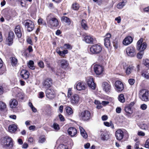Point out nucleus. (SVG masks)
<instances>
[{"mask_svg": "<svg viewBox=\"0 0 149 149\" xmlns=\"http://www.w3.org/2000/svg\"><path fill=\"white\" fill-rule=\"evenodd\" d=\"M79 117L80 119L83 121H87L91 118V113L87 110L83 111L79 113Z\"/></svg>", "mask_w": 149, "mask_h": 149, "instance_id": "nucleus-5", "label": "nucleus"}, {"mask_svg": "<svg viewBox=\"0 0 149 149\" xmlns=\"http://www.w3.org/2000/svg\"><path fill=\"white\" fill-rule=\"evenodd\" d=\"M68 131V134L71 137L74 136L76 134L77 132L76 129L74 127L69 128Z\"/></svg>", "mask_w": 149, "mask_h": 149, "instance_id": "nucleus-19", "label": "nucleus"}, {"mask_svg": "<svg viewBox=\"0 0 149 149\" xmlns=\"http://www.w3.org/2000/svg\"><path fill=\"white\" fill-rule=\"evenodd\" d=\"M86 84L83 82H79L76 86L77 89L79 91L85 90L86 88Z\"/></svg>", "mask_w": 149, "mask_h": 149, "instance_id": "nucleus-18", "label": "nucleus"}, {"mask_svg": "<svg viewBox=\"0 0 149 149\" xmlns=\"http://www.w3.org/2000/svg\"><path fill=\"white\" fill-rule=\"evenodd\" d=\"M52 84V80L47 78L44 80L42 83V87L45 88H48L50 87Z\"/></svg>", "mask_w": 149, "mask_h": 149, "instance_id": "nucleus-15", "label": "nucleus"}, {"mask_svg": "<svg viewBox=\"0 0 149 149\" xmlns=\"http://www.w3.org/2000/svg\"><path fill=\"white\" fill-rule=\"evenodd\" d=\"M23 31V29L21 26L17 25L16 26L15 29V32L17 37H21Z\"/></svg>", "mask_w": 149, "mask_h": 149, "instance_id": "nucleus-14", "label": "nucleus"}, {"mask_svg": "<svg viewBox=\"0 0 149 149\" xmlns=\"http://www.w3.org/2000/svg\"><path fill=\"white\" fill-rule=\"evenodd\" d=\"M104 125L108 127H111V128L112 129L114 128V126L113 124L111 122L110 123H109L107 122H104Z\"/></svg>", "mask_w": 149, "mask_h": 149, "instance_id": "nucleus-39", "label": "nucleus"}, {"mask_svg": "<svg viewBox=\"0 0 149 149\" xmlns=\"http://www.w3.org/2000/svg\"><path fill=\"white\" fill-rule=\"evenodd\" d=\"M132 38H125L123 41V44L125 45H127L130 44L133 41Z\"/></svg>", "mask_w": 149, "mask_h": 149, "instance_id": "nucleus-26", "label": "nucleus"}, {"mask_svg": "<svg viewBox=\"0 0 149 149\" xmlns=\"http://www.w3.org/2000/svg\"><path fill=\"white\" fill-rule=\"evenodd\" d=\"M147 107V106L146 104H143L141 105L140 108L142 109L145 110L146 109Z\"/></svg>", "mask_w": 149, "mask_h": 149, "instance_id": "nucleus-59", "label": "nucleus"}, {"mask_svg": "<svg viewBox=\"0 0 149 149\" xmlns=\"http://www.w3.org/2000/svg\"><path fill=\"white\" fill-rule=\"evenodd\" d=\"M64 48L65 49H71L72 48V46L68 44H65L64 45Z\"/></svg>", "mask_w": 149, "mask_h": 149, "instance_id": "nucleus-52", "label": "nucleus"}, {"mask_svg": "<svg viewBox=\"0 0 149 149\" xmlns=\"http://www.w3.org/2000/svg\"><path fill=\"white\" fill-rule=\"evenodd\" d=\"M115 135L116 139L119 141L122 140L124 136L123 132L120 129L116 131Z\"/></svg>", "mask_w": 149, "mask_h": 149, "instance_id": "nucleus-16", "label": "nucleus"}, {"mask_svg": "<svg viewBox=\"0 0 149 149\" xmlns=\"http://www.w3.org/2000/svg\"><path fill=\"white\" fill-rule=\"evenodd\" d=\"M143 63L147 67L149 68V60L148 59H143Z\"/></svg>", "mask_w": 149, "mask_h": 149, "instance_id": "nucleus-46", "label": "nucleus"}, {"mask_svg": "<svg viewBox=\"0 0 149 149\" xmlns=\"http://www.w3.org/2000/svg\"><path fill=\"white\" fill-rule=\"evenodd\" d=\"M79 129L81 135L85 139H86L87 137V134L84 128L81 126L79 127Z\"/></svg>", "mask_w": 149, "mask_h": 149, "instance_id": "nucleus-29", "label": "nucleus"}, {"mask_svg": "<svg viewBox=\"0 0 149 149\" xmlns=\"http://www.w3.org/2000/svg\"><path fill=\"white\" fill-rule=\"evenodd\" d=\"M44 96V93L42 92H40L39 93L38 97L39 98H42Z\"/></svg>", "mask_w": 149, "mask_h": 149, "instance_id": "nucleus-58", "label": "nucleus"}, {"mask_svg": "<svg viewBox=\"0 0 149 149\" xmlns=\"http://www.w3.org/2000/svg\"><path fill=\"white\" fill-rule=\"evenodd\" d=\"M12 64L13 65H15L17 63V60L15 57H12L11 59Z\"/></svg>", "mask_w": 149, "mask_h": 149, "instance_id": "nucleus-50", "label": "nucleus"}, {"mask_svg": "<svg viewBox=\"0 0 149 149\" xmlns=\"http://www.w3.org/2000/svg\"><path fill=\"white\" fill-rule=\"evenodd\" d=\"M52 108L50 106L48 105L47 106V108L46 109V114L48 116H51L52 113Z\"/></svg>", "mask_w": 149, "mask_h": 149, "instance_id": "nucleus-33", "label": "nucleus"}, {"mask_svg": "<svg viewBox=\"0 0 149 149\" xmlns=\"http://www.w3.org/2000/svg\"><path fill=\"white\" fill-rule=\"evenodd\" d=\"M72 94V88H69L68 90V97H70L71 96Z\"/></svg>", "mask_w": 149, "mask_h": 149, "instance_id": "nucleus-53", "label": "nucleus"}, {"mask_svg": "<svg viewBox=\"0 0 149 149\" xmlns=\"http://www.w3.org/2000/svg\"><path fill=\"white\" fill-rule=\"evenodd\" d=\"M17 126L14 124L10 125L8 128V130L9 132L12 133H15L17 131Z\"/></svg>", "mask_w": 149, "mask_h": 149, "instance_id": "nucleus-24", "label": "nucleus"}, {"mask_svg": "<svg viewBox=\"0 0 149 149\" xmlns=\"http://www.w3.org/2000/svg\"><path fill=\"white\" fill-rule=\"evenodd\" d=\"M10 106L11 108H15L17 105L18 102L15 99H11L9 102Z\"/></svg>", "mask_w": 149, "mask_h": 149, "instance_id": "nucleus-25", "label": "nucleus"}, {"mask_svg": "<svg viewBox=\"0 0 149 149\" xmlns=\"http://www.w3.org/2000/svg\"><path fill=\"white\" fill-rule=\"evenodd\" d=\"M118 99L119 101L123 103L125 101L124 95L122 94H120L118 96Z\"/></svg>", "mask_w": 149, "mask_h": 149, "instance_id": "nucleus-42", "label": "nucleus"}, {"mask_svg": "<svg viewBox=\"0 0 149 149\" xmlns=\"http://www.w3.org/2000/svg\"><path fill=\"white\" fill-rule=\"evenodd\" d=\"M36 127L35 125H31L29 127V129L30 130L34 131L36 130Z\"/></svg>", "mask_w": 149, "mask_h": 149, "instance_id": "nucleus-62", "label": "nucleus"}, {"mask_svg": "<svg viewBox=\"0 0 149 149\" xmlns=\"http://www.w3.org/2000/svg\"><path fill=\"white\" fill-rule=\"evenodd\" d=\"M25 26L26 28H27V30L29 32L32 31L34 28L33 22L29 19H27L25 20Z\"/></svg>", "mask_w": 149, "mask_h": 149, "instance_id": "nucleus-10", "label": "nucleus"}, {"mask_svg": "<svg viewBox=\"0 0 149 149\" xmlns=\"http://www.w3.org/2000/svg\"><path fill=\"white\" fill-rule=\"evenodd\" d=\"M34 62L33 61L30 60L28 63V67L32 70H34L35 68V67L34 65Z\"/></svg>", "mask_w": 149, "mask_h": 149, "instance_id": "nucleus-35", "label": "nucleus"}, {"mask_svg": "<svg viewBox=\"0 0 149 149\" xmlns=\"http://www.w3.org/2000/svg\"><path fill=\"white\" fill-rule=\"evenodd\" d=\"M89 50L91 54H97L101 52L102 47L100 44H95L89 47Z\"/></svg>", "mask_w": 149, "mask_h": 149, "instance_id": "nucleus-4", "label": "nucleus"}, {"mask_svg": "<svg viewBox=\"0 0 149 149\" xmlns=\"http://www.w3.org/2000/svg\"><path fill=\"white\" fill-rule=\"evenodd\" d=\"M135 81V80L133 79H130L128 80L129 84L131 85H133L134 84Z\"/></svg>", "mask_w": 149, "mask_h": 149, "instance_id": "nucleus-60", "label": "nucleus"}, {"mask_svg": "<svg viewBox=\"0 0 149 149\" xmlns=\"http://www.w3.org/2000/svg\"><path fill=\"white\" fill-rule=\"evenodd\" d=\"M81 26L84 30H87L88 29L89 27L86 21L84 19H82L81 22Z\"/></svg>", "mask_w": 149, "mask_h": 149, "instance_id": "nucleus-28", "label": "nucleus"}, {"mask_svg": "<svg viewBox=\"0 0 149 149\" xmlns=\"http://www.w3.org/2000/svg\"><path fill=\"white\" fill-rule=\"evenodd\" d=\"M8 35V37H15V34L13 32L10 31L6 33Z\"/></svg>", "mask_w": 149, "mask_h": 149, "instance_id": "nucleus-48", "label": "nucleus"}, {"mask_svg": "<svg viewBox=\"0 0 149 149\" xmlns=\"http://www.w3.org/2000/svg\"><path fill=\"white\" fill-rule=\"evenodd\" d=\"M140 127L142 129L146 130L148 129V127L147 125L146 124H142L141 125Z\"/></svg>", "mask_w": 149, "mask_h": 149, "instance_id": "nucleus-57", "label": "nucleus"}, {"mask_svg": "<svg viewBox=\"0 0 149 149\" xmlns=\"http://www.w3.org/2000/svg\"><path fill=\"white\" fill-rule=\"evenodd\" d=\"M60 21L55 17H51L47 21V24L51 28H59L60 27L59 23Z\"/></svg>", "mask_w": 149, "mask_h": 149, "instance_id": "nucleus-3", "label": "nucleus"}, {"mask_svg": "<svg viewBox=\"0 0 149 149\" xmlns=\"http://www.w3.org/2000/svg\"><path fill=\"white\" fill-rule=\"evenodd\" d=\"M125 50L127 55L128 56L134 57L136 54L135 49L134 46H132L127 47Z\"/></svg>", "mask_w": 149, "mask_h": 149, "instance_id": "nucleus-6", "label": "nucleus"}, {"mask_svg": "<svg viewBox=\"0 0 149 149\" xmlns=\"http://www.w3.org/2000/svg\"><path fill=\"white\" fill-rule=\"evenodd\" d=\"M38 23L39 25H46V23L45 21L42 18H39L38 20Z\"/></svg>", "mask_w": 149, "mask_h": 149, "instance_id": "nucleus-47", "label": "nucleus"}, {"mask_svg": "<svg viewBox=\"0 0 149 149\" xmlns=\"http://www.w3.org/2000/svg\"><path fill=\"white\" fill-rule=\"evenodd\" d=\"M86 81L88 86L93 90L95 88L96 85L94 83L93 78L92 77H87Z\"/></svg>", "mask_w": 149, "mask_h": 149, "instance_id": "nucleus-11", "label": "nucleus"}, {"mask_svg": "<svg viewBox=\"0 0 149 149\" xmlns=\"http://www.w3.org/2000/svg\"><path fill=\"white\" fill-rule=\"evenodd\" d=\"M59 117L60 120L61 121H64L65 120V118L61 114L59 115Z\"/></svg>", "mask_w": 149, "mask_h": 149, "instance_id": "nucleus-63", "label": "nucleus"}, {"mask_svg": "<svg viewBox=\"0 0 149 149\" xmlns=\"http://www.w3.org/2000/svg\"><path fill=\"white\" fill-rule=\"evenodd\" d=\"M80 7L79 4L77 3H73L72 5V8L73 9L75 10H78Z\"/></svg>", "mask_w": 149, "mask_h": 149, "instance_id": "nucleus-41", "label": "nucleus"}, {"mask_svg": "<svg viewBox=\"0 0 149 149\" xmlns=\"http://www.w3.org/2000/svg\"><path fill=\"white\" fill-rule=\"evenodd\" d=\"M52 127L56 131H58L60 129L59 125L56 123H54Z\"/></svg>", "mask_w": 149, "mask_h": 149, "instance_id": "nucleus-44", "label": "nucleus"}, {"mask_svg": "<svg viewBox=\"0 0 149 149\" xmlns=\"http://www.w3.org/2000/svg\"><path fill=\"white\" fill-rule=\"evenodd\" d=\"M82 40L88 44H92L96 42V39L93 38H83Z\"/></svg>", "mask_w": 149, "mask_h": 149, "instance_id": "nucleus-21", "label": "nucleus"}, {"mask_svg": "<svg viewBox=\"0 0 149 149\" xmlns=\"http://www.w3.org/2000/svg\"><path fill=\"white\" fill-rule=\"evenodd\" d=\"M133 69V68L132 66H129L126 68L125 70V72L127 74H130L132 72Z\"/></svg>", "mask_w": 149, "mask_h": 149, "instance_id": "nucleus-34", "label": "nucleus"}, {"mask_svg": "<svg viewBox=\"0 0 149 149\" xmlns=\"http://www.w3.org/2000/svg\"><path fill=\"white\" fill-rule=\"evenodd\" d=\"M55 91L53 88L47 89L46 91V96L49 99H51L55 97Z\"/></svg>", "mask_w": 149, "mask_h": 149, "instance_id": "nucleus-12", "label": "nucleus"}, {"mask_svg": "<svg viewBox=\"0 0 149 149\" xmlns=\"http://www.w3.org/2000/svg\"><path fill=\"white\" fill-rule=\"evenodd\" d=\"M143 42V38H141L137 42L138 49L139 51H143L147 47L146 43L145 42L142 43Z\"/></svg>", "mask_w": 149, "mask_h": 149, "instance_id": "nucleus-8", "label": "nucleus"}, {"mask_svg": "<svg viewBox=\"0 0 149 149\" xmlns=\"http://www.w3.org/2000/svg\"><path fill=\"white\" fill-rule=\"evenodd\" d=\"M6 108V104L2 101H0V111H2L4 110Z\"/></svg>", "mask_w": 149, "mask_h": 149, "instance_id": "nucleus-40", "label": "nucleus"}, {"mask_svg": "<svg viewBox=\"0 0 149 149\" xmlns=\"http://www.w3.org/2000/svg\"><path fill=\"white\" fill-rule=\"evenodd\" d=\"M38 66L41 68H43L44 67V63L42 61L39 62L38 63Z\"/></svg>", "mask_w": 149, "mask_h": 149, "instance_id": "nucleus-54", "label": "nucleus"}, {"mask_svg": "<svg viewBox=\"0 0 149 149\" xmlns=\"http://www.w3.org/2000/svg\"><path fill=\"white\" fill-rule=\"evenodd\" d=\"M142 75L143 77H144L145 78L148 79L149 78V73L146 74V73L144 72H142Z\"/></svg>", "mask_w": 149, "mask_h": 149, "instance_id": "nucleus-55", "label": "nucleus"}, {"mask_svg": "<svg viewBox=\"0 0 149 149\" xmlns=\"http://www.w3.org/2000/svg\"><path fill=\"white\" fill-rule=\"evenodd\" d=\"M29 72L25 70H22L20 72V75L22 77L25 79H27L29 76Z\"/></svg>", "mask_w": 149, "mask_h": 149, "instance_id": "nucleus-20", "label": "nucleus"}, {"mask_svg": "<svg viewBox=\"0 0 149 149\" xmlns=\"http://www.w3.org/2000/svg\"><path fill=\"white\" fill-rule=\"evenodd\" d=\"M66 112L69 115H71L73 113V110L69 107H67L65 108Z\"/></svg>", "mask_w": 149, "mask_h": 149, "instance_id": "nucleus-37", "label": "nucleus"}, {"mask_svg": "<svg viewBox=\"0 0 149 149\" xmlns=\"http://www.w3.org/2000/svg\"><path fill=\"white\" fill-rule=\"evenodd\" d=\"M17 99L19 100H22L23 99L24 97V95L23 94L20 92L19 93L17 94V95L15 96Z\"/></svg>", "mask_w": 149, "mask_h": 149, "instance_id": "nucleus-38", "label": "nucleus"}, {"mask_svg": "<svg viewBox=\"0 0 149 149\" xmlns=\"http://www.w3.org/2000/svg\"><path fill=\"white\" fill-rule=\"evenodd\" d=\"M140 144V143L139 142H136L134 146V148L135 149H140L139 148V146Z\"/></svg>", "mask_w": 149, "mask_h": 149, "instance_id": "nucleus-56", "label": "nucleus"}, {"mask_svg": "<svg viewBox=\"0 0 149 149\" xmlns=\"http://www.w3.org/2000/svg\"><path fill=\"white\" fill-rule=\"evenodd\" d=\"M145 147L147 148H149V139H148L146 141Z\"/></svg>", "mask_w": 149, "mask_h": 149, "instance_id": "nucleus-61", "label": "nucleus"}, {"mask_svg": "<svg viewBox=\"0 0 149 149\" xmlns=\"http://www.w3.org/2000/svg\"><path fill=\"white\" fill-rule=\"evenodd\" d=\"M1 145L5 148L11 149L13 146V139L8 136H6L2 140Z\"/></svg>", "mask_w": 149, "mask_h": 149, "instance_id": "nucleus-1", "label": "nucleus"}, {"mask_svg": "<svg viewBox=\"0 0 149 149\" xmlns=\"http://www.w3.org/2000/svg\"><path fill=\"white\" fill-rule=\"evenodd\" d=\"M6 41L7 44L9 45H10L13 43V39L12 38H6Z\"/></svg>", "mask_w": 149, "mask_h": 149, "instance_id": "nucleus-43", "label": "nucleus"}, {"mask_svg": "<svg viewBox=\"0 0 149 149\" xmlns=\"http://www.w3.org/2000/svg\"><path fill=\"white\" fill-rule=\"evenodd\" d=\"M126 2V0H122L121 2H119L117 5V7L119 9L122 8L125 6Z\"/></svg>", "mask_w": 149, "mask_h": 149, "instance_id": "nucleus-32", "label": "nucleus"}, {"mask_svg": "<svg viewBox=\"0 0 149 149\" xmlns=\"http://www.w3.org/2000/svg\"><path fill=\"white\" fill-rule=\"evenodd\" d=\"M102 87L103 90L106 92L110 91L111 86L109 83L107 82H104L102 84Z\"/></svg>", "mask_w": 149, "mask_h": 149, "instance_id": "nucleus-17", "label": "nucleus"}, {"mask_svg": "<svg viewBox=\"0 0 149 149\" xmlns=\"http://www.w3.org/2000/svg\"><path fill=\"white\" fill-rule=\"evenodd\" d=\"M144 54V52L143 51H140L137 54V58L139 59H141L142 58Z\"/></svg>", "mask_w": 149, "mask_h": 149, "instance_id": "nucleus-45", "label": "nucleus"}, {"mask_svg": "<svg viewBox=\"0 0 149 149\" xmlns=\"http://www.w3.org/2000/svg\"><path fill=\"white\" fill-rule=\"evenodd\" d=\"M20 91L21 89L20 88L17 87H15L13 89V96H15L17 95V94H18V93L21 92Z\"/></svg>", "mask_w": 149, "mask_h": 149, "instance_id": "nucleus-31", "label": "nucleus"}, {"mask_svg": "<svg viewBox=\"0 0 149 149\" xmlns=\"http://www.w3.org/2000/svg\"><path fill=\"white\" fill-rule=\"evenodd\" d=\"M79 99V95L75 94L71 96L70 98V102L72 104H76L78 103Z\"/></svg>", "mask_w": 149, "mask_h": 149, "instance_id": "nucleus-13", "label": "nucleus"}, {"mask_svg": "<svg viewBox=\"0 0 149 149\" xmlns=\"http://www.w3.org/2000/svg\"><path fill=\"white\" fill-rule=\"evenodd\" d=\"M139 96L142 101L147 102L149 101V92L145 89L141 90L139 92Z\"/></svg>", "mask_w": 149, "mask_h": 149, "instance_id": "nucleus-2", "label": "nucleus"}, {"mask_svg": "<svg viewBox=\"0 0 149 149\" xmlns=\"http://www.w3.org/2000/svg\"><path fill=\"white\" fill-rule=\"evenodd\" d=\"M61 67L63 68H66L68 65L69 63L65 59H63L60 60Z\"/></svg>", "mask_w": 149, "mask_h": 149, "instance_id": "nucleus-27", "label": "nucleus"}, {"mask_svg": "<svg viewBox=\"0 0 149 149\" xmlns=\"http://www.w3.org/2000/svg\"><path fill=\"white\" fill-rule=\"evenodd\" d=\"M115 89L118 93L122 92L124 89V86L123 83L120 81H116L114 84Z\"/></svg>", "mask_w": 149, "mask_h": 149, "instance_id": "nucleus-7", "label": "nucleus"}, {"mask_svg": "<svg viewBox=\"0 0 149 149\" xmlns=\"http://www.w3.org/2000/svg\"><path fill=\"white\" fill-rule=\"evenodd\" d=\"M104 45L107 48H108L110 46L111 42L110 38H105L104 39Z\"/></svg>", "mask_w": 149, "mask_h": 149, "instance_id": "nucleus-30", "label": "nucleus"}, {"mask_svg": "<svg viewBox=\"0 0 149 149\" xmlns=\"http://www.w3.org/2000/svg\"><path fill=\"white\" fill-rule=\"evenodd\" d=\"M109 103V102L107 101H102L101 104L104 106H106Z\"/></svg>", "mask_w": 149, "mask_h": 149, "instance_id": "nucleus-64", "label": "nucleus"}, {"mask_svg": "<svg viewBox=\"0 0 149 149\" xmlns=\"http://www.w3.org/2000/svg\"><path fill=\"white\" fill-rule=\"evenodd\" d=\"M61 22L65 23L68 25H70L71 24V19L66 16H62L61 17Z\"/></svg>", "mask_w": 149, "mask_h": 149, "instance_id": "nucleus-22", "label": "nucleus"}, {"mask_svg": "<svg viewBox=\"0 0 149 149\" xmlns=\"http://www.w3.org/2000/svg\"><path fill=\"white\" fill-rule=\"evenodd\" d=\"M45 136H41L39 138V142L40 143H43L45 141Z\"/></svg>", "mask_w": 149, "mask_h": 149, "instance_id": "nucleus-49", "label": "nucleus"}, {"mask_svg": "<svg viewBox=\"0 0 149 149\" xmlns=\"http://www.w3.org/2000/svg\"><path fill=\"white\" fill-rule=\"evenodd\" d=\"M94 70L95 72L97 75L102 74L104 71L103 67L101 65L96 64L94 65Z\"/></svg>", "mask_w": 149, "mask_h": 149, "instance_id": "nucleus-9", "label": "nucleus"}, {"mask_svg": "<svg viewBox=\"0 0 149 149\" xmlns=\"http://www.w3.org/2000/svg\"><path fill=\"white\" fill-rule=\"evenodd\" d=\"M57 149H68V148L66 146L61 144L59 145Z\"/></svg>", "mask_w": 149, "mask_h": 149, "instance_id": "nucleus-51", "label": "nucleus"}, {"mask_svg": "<svg viewBox=\"0 0 149 149\" xmlns=\"http://www.w3.org/2000/svg\"><path fill=\"white\" fill-rule=\"evenodd\" d=\"M101 139L103 141L107 140L109 138V136L107 132H102L100 135Z\"/></svg>", "mask_w": 149, "mask_h": 149, "instance_id": "nucleus-23", "label": "nucleus"}, {"mask_svg": "<svg viewBox=\"0 0 149 149\" xmlns=\"http://www.w3.org/2000/svg\"><path fill=\"white\" fill-rule=\"evenodd\" d=\"M125 112L128 114H131L132 113V111L130 106H126L125 108Z\"/></svg>", "mask_w": 149, "mask_h": 149, "instance_id": "nucleus-36", "label": "nucleus"}]
</instances>
